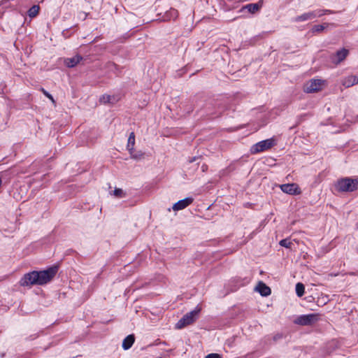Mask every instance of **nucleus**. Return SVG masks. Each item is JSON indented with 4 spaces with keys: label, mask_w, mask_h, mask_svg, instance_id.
<instances>
[{
    "label": "nucleus",
    "mask_w": 358,
    "mask_h": 358,
    "mask_svg": "<svg viewBox=\"0 0 358 358\" xmlns=\"http://www.w3.org/2000/svg\"><path fill=\"white\" fill-rule=\"evenodd\" d=\"M58 271L57 266H51L41 271H31L24 275L20 281L21 286L27 287L34 285H43L51 281Z\"/></svg>",
    "instance_id": "1"
},
{
    "label": "nucleus",
    "mask_w": 358,
    "mask_h": 358,
    "mask_svg": "<svg viewBox=\"0 0 358 358\" xmlns=\"http://www.w3.org/2000/svg\"><path fill=\"white\" fill-rule=\"evenodd\" d=\"M336 188L341 192H354L358 188V180L348 177L339 179L336 184Z\"/></svg>",
    "instance_id": "2"
},
{
    "label": "nucleus",
    "mask_w": 358,
    "mask_h": 358,
    "mask_svg": "<svg viewBox=\"0 0 358 358\" xmlns=\"http://www.w3.org/2000/svg\"><path fill=\"white\" fill-rule=\"evenodd\" d=\"M201 309H196L185 314L176 324V329H181L192 323H194L199 317Z\"/></svg>",
    "instance_id": "3"
},
{
    "label": "nucleus",
    "mask_w": 358,
    "mask_h": 358,
    "mask_svg": "<svg viewBox=\"0 0 358 358\" xmlns=\"http://www.w3.org/2000/svg\"><path fill=\"white\" fill-rule=\"evenodd\" d=\"M277 144L274 137L259 141L251 147L252 154H257L268 150Z\"/></svg>",
    "instance_id": "4"
},
{
    "label": "nucleus",
    "mask_w": 358,
    "mask_h": 358,
    "mask_svg": "<svg viewBox=\"0 0 358 358\" xmlns=\"http://www.w3.org/2000/svg\"><path fill=\"white\" fill-rule=\"evenodd\" d=\"M319 320V315L318 314H308V315H303L299 317H298L294 320V324L301 325V326H308L314 324Z\"/></svg>",
    "instance_id": "5"
},
{
    "label": "nucleus",
    "mask_w": 358,
    "mask_h": 358,
    "mask_svg": "<svg viewBox=\"0 0 358 358\" xmlns=\"http://www.w3.org/2000/svg\"><path fill=\"white\" fill-rule=\"evenodd\" d=\"M280 187L283 192L290 195H299L301 193L299 185L296 183L283 184Z\"/></svg>",
    "instance_id": "6"
},
{
    "label": "nucleus",
    "mask_w": 358,
    "mask_h": 358,
    "mask_svg": "<svg viewBox=\"0 0 358 358\" xmlns=\"http://www.w3.org/2000/svg\"><path fill=\"white\" fill-rule=\"evenodd\" d=\"M349 51L345 48L338 50L335 55L331 56V62L335 64H338L343 62L348 55Z\"/></svg>",
    "instance_id": "7"
},
{
    "label": "nucleus",
    "mask_w": 358,
    "mask_h": 358,
    "mask_svg": "<svg viewBox=\"0 0 358 358\" xmlns=\"http://www.w3.org/2000/svg\"><path fill=\"white\" fill-rule=\"evenodd\" d=\"M322 85V81L320 80H311L306 87L305 91L308 93H312L319 91Z\"/></svg>",
    "instance_id": "8"
},
{
    "label": "nucleus",
    "mask_w": 358,
    "mask_h": 358,
    "mask_svg": "<svg viewBox=\"0 0 358 358\" xmlns=\"http://www.w3.org/2000/svg\"><path fill=\"white\" fill-rule=\"evenodd\" d=\"M192 202L193 199L192 197H187L176 202L173 206V210L175 211L182 210L189 206Z\"/></svg>",
    "instance_id": "9"
},
{
    "label": "nucleus",
    "mask_w": 358,
    "mask_h": 358,
    "mask_svg": "<svg viewBox=\"0 0 358 358\" xmlns=\"http://www.w3.org/2000/svg\"><path fill=\"white\" fill-rule=\"evenodd\" d=\"M262 6V2L259 1L255 3H248L242 7L241 11L248 10L250 13L255 14L258 12Z\"/></svg>",
    "instance_id": "10"
},
{
    "label": "nucleus",
    "mask_w": 358,
    "mask_h": 358,
    "mask_svg": "<svg viewBox=\"0 0 358 358\" xmlns=\"http://www.w3.org/2000/svg\"><path fill=\"white\" fill-rule=\"evenodd\" d=\"M357 84H358V77L354 75L346 76L342 80V85L346 88L350 87Z\"/></svg>",
    "instance_id": "11"
},
{
    "label": "nucleus",
    "mask_w": 358,
    "mask_h": 358,
    "mask_svg": "<svg viewBox=\"0 0 358 358\" xmlns=\"http://www.w3.org/2000/svg\"><path fill=\"white\" fill-rule=\"evenodd\" d=\"M315 18V15L312 13L311 11L303 13L300 15H298L292 19V21L294 22H301L307 20H310Z\"/></svg>",
    "instance_id": "12"
},
{
    "label": "nucleus",
    "mask_w": 358,
    "mask_h": 358,
    "mask_svg": "<svg viewBox=\"0 0 358 358\" xmlns=\"http://www.w3.org/2000/svg\"><path fill=\"white\" fill-rule=\"evenodd\" d=\"M82 59L83 57L80 55H77L73 57L65 59L64 64L66 66L73 68L76 66Z\"/></svg>",
    "instance_id": "13"
},
{
    "label": "nucleus",
    "mask_w": 358,
    "mask_h": 358,
    "mask_svg": "<svg viewBox=\"0 0 358 358\" xmlns=\"http://www.w3.org/2000/svg\"><path fill=\"white\" fill-rule=\"evenodd\" d=\"M178 16V12L175 8H171L167 10L162 16L163 21H169L171 20H176Z\"/></svg>",
    "instance_id": "14"
},
{
    "label": "nucleus",
    "mask_w": 358,
    "mask_h": 358,
    "mask_svg": "<svg viewBox=\"0 0 358 358\" xmlns=\"http://www.w3.org/2000/svg\"><path fill=\"white\" fill-rule=\"evenodd\" d=\"M257 290L262 296H266L271 294V289L263 282H259L257 286Z\"/></svg>",
    "instance_id": "15"
},
{
    "label": "nucleus",
    "mask_w": 358,
    "mask_h": 358,
    "mask_svg": "<svg viewBox=\"0 0 358 358\" xmlns=\"http://www.w3.org/2000/svg\"><path fill=\"white\" fill-rule=\"evenodd\" d=\"M135 341V337L133 334L127 336L122 342V348L124 350H129Z\"/></svg>",
    "instance_id": "16"
},
{
    "label": "nucleus",
    "mask_w": 358,
    "mask_h": 358,
    "mask_svg": "<svg viewBox=\"0 0 358 358\" xmlns=\"http://www.w3.org/2000/svg\"><path fill=\"white\" fill-rule=\"evenodd\" d=\"M135 145V134L134 132H131L129 134L128 142H127V150H129V153L131 154L134 151V147Z\"/></svg>",
    "instance_id": "17"
},
{
    "label": "nucleus",
    "mask_w": 358,
    "mask_h": 358,
    "mask_svg": "<svg viewBox=\"0 0 358 358\" xmlns=\"http://www.w3.org/2000/svg\"><path fill=\"white\" fill-rule=\"evenodd\" d=\"M116 101H117V99H115V96H112L108 94H103L99 98V101L104 104L110 103H113Z\"/></svg>",
    "instance_id": "18"
},
{
    "label": "nucleus",
    "mask_w": 358,
    "mask_h": 358,
    "mask_svg": "<svg viewBox=\"0 0 358 358\" xmlns=\"http://www.w3.org/2000/svg\"><path fill=\"white\" fill-rule=\"evenodd\" d=\"M40 7L37 5L31 6L28 10V15L31 18L35 17L39 12Z\"/></svg>",
    "instance_id": "19"
},
{
    "label": "nucleus",
    "mask_w": 358,
    "mask_h": 358,
    "mask_svg": "<svg viewBox=\"0 0 358 358\" xmlns=\"http://www.w3.org/2000/svg\"><path fill=\"white\" fill-rule=\"evenodd\" d=\"M304 290H305V287H304L303 284H302L301 282H298L296 285V293L298 296H299V297L302 296L304 294Z\"/></svg>",
    "instance_id": "20"
},
{
    "label": "nucleus",
    "mask_w": 358,
    "mask_h": 358,
    "mask_svg": "<svg viewBox=\"0 0 358 358\" xmlns=\"http://www.w3.org/2000/svg\"><path fill=\"white\" fill-rule=\"evenodd\" d=\"M329 25L328 23H324L323 24H317L313 27L311 31L313 33L315 32H321Z\"/></svg>",
    "instance_id": "21"
},
{
    "label": "nucleus",
    "mask_w": 358,
    "mask_h": 358,
    "mask_svg": "<svg viewBox=\"0 0 358 358\" xmlns=\"http://www.w3.org/2000/svg\"><path fill=\"white\" fill-rule=\"evenodd\" d=\"M280 245L286 248H291L292 243L289 238H285L280 241Z\"/></svg>",
    "instance_id": "22"
},
{
    "label": "nucleus",
    "mask_w": 358,
    "mask_h": 358,
    "mask_svg": "<svg viewBox=\"0 0 358 358\" xmlns=\"http://www.w3.org/2000/svg\"><path fill=\"white\" fill-rule=\"evenodd\" d=\"M113 195L118 198H122L125 196L123 190L120 188H115L113 191Z\"/></svg>",
    "instance_id": "23"
},
{
    "label": "nucleus",
    "mask_w": 358,
    "mask_h": 358,
    "mask_svg": "<svg viewBox=\"0 0 358 358\" xmlns=\"http://www.w3.org/2000/svg\"><path fill=\"white\" fill-rule=\"evenodd\" d=\"M41 91L43 92V94L46 96L48 97L52 102H55V100H54V98L53 96L49 93L44 88L41 87Z\"/></svg>",
    "instance_id": "24"
},
{
    "label": "nucleus",
    "mask_w": 358,
    "mask_h": 358,
    "mask_svg": "<svg viewBox=\"0 0 358 358\" xmlns=\"http://www.w3.org/2000/svg\"><path fill=\"white\" fill-rule=\"evenodd\" d=\"M311 12H312L313 14L315 15V18L320 17H322V15H324L323 10H322V9L315 10H313V11H311Z\"/></svg>",
    "instance_id": "25"
},
{
    "label": "nucleus",
    "mask_w": 358,
    "mask_h": 358,
    "mask_svg": "<svg viewBox=\"0 0 358 358\" xmlns=\"http://www.w3.org/2000/svg\"><path fill=\"white\" fill-rule=\"evenodd\" d=\"M205 358H221V355L217 353H211L206 356Z\"/></svg>",
    "instance_id": "26"
},
{
    "label": "nucleus",
    "mask_w": 358,
    "mask_h": 358,
    "mask_svg": "<svg viewBox=\"0 0 358 358\" xmlns=\"http://www.w3.org/2000/svg\"><path fill=\"white\" fill-rule=\"evenodd\" d=\"M131 156V158L132 159H140L141 157H142L143 156V153H140V154H133V152L131 154H130Z\"/></svg>",
    "instance_id": "27"
},
{
    "label": "nucleus",
    "mask_w": 358,
    "mask_h": 358,
    "mask_svg": "<svg viewBox=\"0 0 358 358\" xmlns=\"http://www.w3.org/2000/svg\"><path fill=\"white\" fill-rule=\"evenodd\" d=\"M9 1L10 0H2L1 2H0V5L6 7V8H8L10 6V4H9Z\"/></svg>",
    "instance_id": "28"
},
{
    "label": "nucleus",
    "mask_w": 358,
    "mask_h": 358,
    "mask_svg": "<svg viewBox=\"0 0 358 358\" xmlns=\"http://www.w3.org/2000/svg\"><path fill=\"white\" fill-rule=\"evenodd\" d=\"M331 13H334V12L331 10L323 9V14L324 15H325V14H331Z\"/></svg>",
    "instance_id": "29"
},
{
    "label": "nucleus",
    "mask_w": 358,
    "mask_h": 358,
    "mask_svg": "<svg viewBox=\"0 0 358 358\" xmlns=\"http://www.w3.org/2000/svg\"><path fill=\"white\" fill-rule=\"evenodd\" d=\"M108 68H110V69H113V68L116 69V67H117L116 64L114 63H108Z\"/></svg>",
    "instance_id": "30"
},
{
    "label": "nucleus",
    "mask_w": 358,
    "mask_h": 358,
    "mask_svg": "<svg viewBox=\"0 0 358 358\" xmlns=\"http://www.w3.org/2000/svg\"><path fill=\"white\" fill-rule=\"evenodd\" d=\"M1 176H3V175L6 174V171H4V172H1Z\"/></svg>",
    "instance_id": "31"
},
{
    "label": "nucleus",
    "mask_w": 358,
    "mask_h": 358,
    "mask_svg": "<svg viewBox=\"0 0 358 358\" xmlns=\"http://www.w3.org/2000/svg\"><path fill=\"white\" fill-rule=\"evenodd\" d=\"M194 160H195V158L194 157L192 159H191V160L189 161V162H194Z\"/></svg>",
    "instance_id": "32"
}]
</instances>
